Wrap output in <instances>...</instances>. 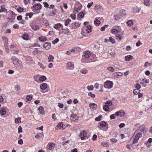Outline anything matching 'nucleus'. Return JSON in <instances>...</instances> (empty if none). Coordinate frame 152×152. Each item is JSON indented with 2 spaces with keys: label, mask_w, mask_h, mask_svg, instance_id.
Here are the masks:
<instances>
[{
  "label": "nucleus",
  "mask_w": 152,
  "mask_h": 152,
  "mask_svg": "<svg viewBox=\"0 0 152 152\" xmlns=\"http://www.w3.org/2000/svg\"><path fill=\"white\" fill-rule=\"evenodd\" d=\"M71 21V20L69 19H67V20L65 21L64 23V25L65 26H67L69 24V23Z\"/></svg>",
  "instance_id": "obj_38"
},
{
  "label": "nucleus",
  "mask_w": 152,
  "mask_h": 152,
  "mask_svg": "<svg viewBox=\"0 0 152 152\" xmlns=\"http://www.w3.org/2000/svg\"><path fill=\"white\" fill-rule=\"evenodd\" d=\"M11 59L12 61L13 64H15V62H17V61L19 60L18 59L16 58H15V57L14 56H13L12 57Z\"/></svg>",
  "instance_id": "obj_31"
},
{
  "label": "nucleus",
  "mask_w": 152,
  "mask_h": 152,
  "mask_svg": "<svg viewBox=\"0 0 152 152\" xmlns=\"http://www.w3.org/2000/svg\"><path fill=\"white\" fill-rule=\"evenodd\" d=\"M63 125V124L62 123H59L57 125V127L60 129H61Z\"/></svg>",
  "instance_id": "obj_51"
},
{
  "label": "nucleus",
  "mask_w": 152,
  "mask_h": 152,
  "mask_svg": "<svg viewBox=\"0 0 152 152\" xmlns=\"http://www.w3.org/2000/svg\"><path fill=\"white\" fill-rule=\"evenodd\" d=\"M113 83L110 81H107L104 83V86L106 88L110 89L113 87Z\"/></svg>",
  "instance_id": "obj_3"
},
{
  "label": "nucleus",
  "mask_w": 152,
  "mask_h": 152,
  "mask_svg": "<svg viewBox=\"0 0 152 152\" xmlns=\"http://www.w3.org/2000/svg\"><path fill=\"white\" fill-rule=\"evenodd\" d=\"M21 118L18 117V118H16L15 119V122L16 124H18L21 122L20 121Z\"/></svg>",
  "instance_id": "obj_39"
},
{
  "label": "nucleus",
  "mask_w": 152,
  "mask_h": 152,
  "mask_svg": "<svg viewBox=\"0 0 152 152\" xmlns=\"http://www.w3.org/2000/svg\"><path fill=\"white\" fill-rule=\"evenodd\" d=\"M80 26V24L79 23H75L72 24V25H71V26H70V27L71 28H72L73 27H78Z\"/></svg>",
  "instance_id": "obj_23"
},
{
  "label": "nucleus",
  "mask_w": 152,
  "mask_h": 152,
  "mask_svg": "<svg viewBox=\"0 0 152 152\" xmlns=\"http://www.w3.org/2000/svg\"><path fill=\"white\" fill-rule=\"evenodd\" d=\"M49 61H53L54 59V57L52 55H50L48 58Z\"/></svg>",
  "instance_id": "obj_46"
},
{
  "label": "nucleus",
  "mask_w": 152,
  "mask_h": 152,
  "mask_svg": "<svg viewBox=\"0 0 152 152\" xmlns=\"http://www.w3.org/2000/svg\"><path fill=\"white\" fill-rule=\"evenodd\" d=\"M77 115L76 114H72L71 115V119L72 120L74 121L77 119Z\"/></svg>",
  "instance_id": "obj_30"
},
{
  "label": "nucleus",
  "mask_w": 152,
  "mask_h": 152,
  "mask_svg": "<svg viewBox=\"0 0 152 152\" xmlns=\"http://www.w3.org/2000/svg\"><path fill=\"white\" fill-rule=\"evenodd\" d=\"M67 69H68L73 70L74 68V66L73 63L69 62L66 64Z\"/></svg>",
  "instance_id": "obj_7"
},
{
  "label": "nucleus",
  "mask_w": 152,
  "mask_h": 152,
  "mask_svg": "<svg viewBox=\"0 0 152 152\" xmlns=\"http://www.w3.org/2000/svg\"><path fill=\"white\" fill-rule=\"evenodd\" d=\"M85 27V29L86 30L87 33H89L91 31V26L90 25H88L86 27Z\"/></svg>",
  "instance_id": "obj_15"
},
{
  "label": "nucleus",
  "mask_w": 152,
  "mask_h": 152,
  "mask_svg": "<svg viewBox=\"0 0 152 152\" xmlns=\"http://www.w3.org/2000/svg\"><path fill=\"white\" fill-rule=\"evenodd\" d=\"M150 0H144V4L145 5L148 6L150 5Z\"/></svg>",
  "instance_id": "obj_35"
},
{
  "label": "nucleus",
  "mask_w": 152,
  "mask_h": 152,
  "mask_svg": "<svg viewBox=\"0 0 152 152\" xmlns=\"http://www.w3.org/2000/svg\"><path fill=\"white\" fill-rule=\"evenodd\" d=\"M53 27L55 29H57L59 28L60 27H61L62 29H63V26L61 23H57L56 24H55L53 26Z\"/></svg>",
  "instance_id": "obj_21"
},
{
  "label": "nucleus",
  "mask_w": 152,
  "mask_h": 152,
  "mask_svg": "<svg viewBox=\"0 0 152 152\" xmlns=\"http://www.w3.org/2000/svg\"><path fill=\"white\" fill-rule=\"evenodd\" d=\"M127 24L128 26H131L133 24V22L132 20H128L127 22Z\"/></svg>",
  "instance_id": "obj_37"
},
{
  "label": "nucleus",
  "mask_w": 152,
  "mask_h": 152,
  "mask_svg": "<svg viewBox=\"0 0 152 152\" xmlns=\"http://www.w3.org/2000/svg\"><path fill=\"white\" fill-rule=\"evenodd\" d=\"M8 12L10 13V15L11 16V18L12 20H14L15 19L16 15L15 13H14L13 11H9Z\"/></svg>",
  "instance_id": "obj_13"
},
{
  "label": "nucleus",
  "mask_w": 152,
  "mask_h": 152,
  "mask_svg": "<svg viewBox=\"0 0 152 152\" xmlns=\"http://www.w3.org/2000/svg\"><path fill=\"white\" fill-rule=\"evenodd\" d=\"M85 27H83L82 29V31L81 32L82 34L85 36H87V32L86 31V30L85 29Z\"/></svg>",
  "instance_id": "obj_22"
},
{
  "label": "nucleus",
  "mask_w": 152,
  "mask_h": 152,
  "mask_svg": "<svg viewBox=\"0 0 152 152\" xmlns=\"http://www.w3.org/2000/svg\"><path fill=\"white\" fill-rule=\"evenodd\" d=\"M109 41L113 44H115V40L112 38V37H110L109 38Z\"/></svg>",
  "instance_id": "obj_40"
},
{
  "label": "nucleus",
  "mask_w": 152,
  "mask_h": 152,
  "mask_svg": "<svg viewBox=\"0 0 152 152\" xmlns=\"http://www.w3.org/2000/svg\"><path fill=\"white\" fill-rule=\"evenodd\" d=\"M18 133L20 134L21 132H22V129L20 126L18 128Z\"/></svg>",
  "instance_id": "obj_61"
},
{
  "label": "nucleus",
  "mask_w": 152,
  "mask_h": 152,
  "mask_svg": "<svg viewBox=\"0 0 152 152\" xmlns=\"http://www.w3.org/2000/svg\"><path fill=\"white\" fill-rule=\"evenodd\" d=\"M107 70H108L110 71L111 72H113L115 71V69L112 66L108 67L107 68Z\"/></svg>",
  "instance_id": "obj_36"
},
{
  "label": "nucleus",
  "mask_w": 152,
  "mask_h": 152,
  "mask_svg": "<svg viewBox=\"0 0 152 152\" xmlns=\"http://www.w3.org/2000/svg\"><path fill=\"white\" fill-rule=\"evenodd\" d=\"M102 9V6L100 5H97L95 6V10H100Z\"/></svg>",
  "instance_id": "obj_41"
},
{
  "label": "nucleus",
  "mask_w": 152,
  "mask_h": 152,
  "mask_svg": "<svg viewBox=\"0 0 152 152\" xmlns=\"http://www.w3.org/2000/svg\"><path fill=\"white\" fill-rule=\"evenodd\" d=\"M99 87L101 89L99 91L102 92L103 91V86L102 84H99L98 83H96L94 85V88L96 89H98Z\"/></svg>",
  "instance_id": "obj_9"
},
{
  "label": "nucleus",
  "mask_w": 152,
  "mask_h": 152,
  "mask_svg": "<svg viewBox=\"0 0 152 152\" xmlns=\"http://www.w3.org/2000/svg\"><path fill=\"white\" fill-rule=\"evenodd\" d=\"M121 14L118 13L117 14H116L114 16V19L115 20H118L121 18Z\"/></svg>",
  "instance_id": "obj_17"
},
{
  "label": "nucleus",
  "mask_w": 152,
  "mask_h": 152,
  "mask_svg": "<svg viewBox=\"0 0 152 152\" xmlns=\"http://www.w3.org/2000/svg\"><path fill=\"white\" fill-rule=\"evenodd\" d=\"M136 135L135 136L134 138V140L133 143H136L138 142V141L140 138L142 137V134L141 133H136Z\"/></svg>",
  "instance_id": "obj_4"
},
{
  "label": "nucleus",
  "mask_w": 152,
  "mask_h": 152,
  "mask_svg": "<svg viewBox=\"0 0 152 152\" xmlns=\"http://www.w3.org/2000/svg\"><path fill=\"white\" fill-rule=\"evenodd\" d=\"M26 99L28 101H30L32 99V97L31 96L27 95L26 96Z\"/></svg>",
  "instance_id": "obj_59"
},
{
  "label": "nucleus",
  "mask_w": 152,
  "mask_h": 152,
  "mask_svg": "<svg viewBox=\"0 0 152 152\" xmlns=\"http://www.w3.org/2000/svg\"><path fill=\"white\" fill-rule=\"evenodd\" d=\"M113 75L115 76H121L123 74L121 72H117L114 73Z\"/></svg>",
  "instance_id": "obj_29"
},
{
  "label": "nucleus",
  "mask_w": 152,
  "mask_h": 152,
  "mask_svg": "<svg viewBox=\"0 0 152 152\" xmlns=\"http://www.w3.org/2000/svg\"><path fill=\"white\" fill-rule=\"evenodd\" d=\"M102 117V115H100L98 117L96 118L95 119L96 121H100L101 120Z\"/></svg>",
  "instance_id": "obj_45"
},
{
  "label": "nucleus",
  "mask_w": 152,
  "mask_h": 152,
  "mask_svg": "<svg viewBox=\"0 0 152 152\" xmlns=\"http://www.w3.org/2000/svg\"><path fill=\"white\" fill-rule=\"evenodd\" d=\"M79 136L82 140H85L86 138L87 139L88 138V137L87 136L86 132L85 131H82L80 133Z\"/></svg>",
  "instance_id": "obj_6"
},
{
  "label": "nucleus",
  "mask_w": 152,
  "mask_h": 152,
  "mask_svg": "<svg viewBox=\"0 0 152 152\" xmlns=\"http://www.w3.org/2000/svg\"><path fill=\"white\" fill-rule=\"evenodd\" d=\"M1 9L0 10V12H7V9L5 8L4 5H2L1 6Z\"/></svg>",
  "instance_id": "obj_14"
},
{
  "label": "nucleus",
  "mask_w": 152,
  "mask_h": 152,
  "mask_svg": "<svg viewBox=\"0 0 152 152\" xmlns=\"http://www.w3.org/2000/svg\"><path fill=\"white\" fill-rule=\"evenodd\" d=\"M87 88L89 91L92 90L93 89L94 86L92 85H91L90 86H88L87 87Z\"/></svg>",
  "instance_id": "obj_48"
},
{
  "label": "nucleus",
  "mask_w": 152,
  "mask_h": 152,
  "mask_svg": "<svg viewBox=\"0 0 152 152\" xmlns=\"http://www.w3.org/2000/svg\"><path fill=\"white\" fill-rule=\"evenodd\" d=\"M22 37L24 40H27L28 38V35L27 34H24Z\"/></svg>",
  "instance_id": "obj_50"
},
{
  "label": "nucleus",
  "mask_w": 152,
  "mask_h": 152,
  "mask_svg": "<svg viewBox=\"0 0 152 152\" xmlns=\"http://www.w3.org/2000/svg\"><path fill=\"white\" fill-rule=\"evenodd\" d=\"M17 11L19 12H21L23 11L24 9L21 7H19L17 9Z\"/></svg>",
  "instance_id": "obj_34"
},
{
  "label": "nucleus",
  "mask_w": 152,
  "mask_h": 152,
  "mask_svg": "<svg viewBox=\"0 0 152 152\" xmlns=\"http://www.w3.org/2000/svg\"><path fill=\"white\" fill-rule=\"evenodd\" d=\"M55 146V144L53 143H49L47 145V148L48 149L52 150Z\"/></svg>",
  "instance_id": "obj_10"
},
{
  "label": "nucleus",
  "mask_w": 152,
  "mask_h": 152,
  "mask_svg": "<svg viewBox=\"0 0 152 152\" xmlns=\"http://www.w3.org/2000/svg\"><path fill=\"white\" fill-rule=\"evenodd\" d=\"M94 24L96 26H98L100 23V21L99 20L97 19H96L94 22Z\"/></svg>",
  "instance_id": "obj_32"
},
{
  "label": "nucleus",
  "mask_w": 152,
  "mask_h": 152,
  "mask_svg": "<svg viewBox=\"0 0 152 152\" xmlns=\"http://www.w3.org/2000/svg\"><path fill=\"white\" fill-rule=\"evenodd\" d=\"M120 113V116L121 117L123 116L124 115L125 113L123 110H121L119 111Z\"/></svg>",
  "instance_id": "obj_43"
},
{
  "label": "nucleus",
  "mask_w": 152,
  "mask_h": 152,
  "mask_svg": "<svg viewBox=\"0 0 152 152\" xmlns=\"http://www.w3.org/2000/svg\"><path fill=\"white\" fill-rule=\"evenodd\" d=\"M102 145L104 147H107L108 145L107 142H102Z\"/></svg>",
  "instance_id": "obj_56"
},
{
  "label": "nucleus",
  "mask_w": 152,
  "mask_h": 152,
  "mask_svg": "<svg viewBox=\"0 0 152 152\" xmlns=\"http://www.w3.org/2000/svg\"><path fill=\"white\" fill-rule=\"evenodd\" d=\"M100 125L102 127H104V126H108V125L107 124V123L105 121H102L99 123Z\"/></svg>",
  "instance_id": "obj_25"
},
{
  "label": "nucleus",
  "mask_w": 152,
  "mask_h": 152,
  "mask_svg": "<svg viewBox=\"0 0 152 152\" xmlns=\"http://www.w3.org/2000/svg\"><path fill=\"white\" fill-rule=\"evenodd\" d=\"M110 141L112 142V143H114L117 142V139L113 138L110 140Z\"/></svg>",
  "instance_id": "obj_58"
},
{
  "label": "nucleus",
  "mask_w": 152,
  "mask_h": 152,
  "mask_svg": "<svg viewBox=\"0 0 152 152\" xmlns=\"http://www.w3.org/2000/svg\"><path fill=\"white\" fill-rule=\"evenodd\" d=\"M116 37L117 39H118L120 40H121L122 39V36L120 34H117L116 36Z\"/></svg>",
  "instance_id": "obj_63"
},
{
  "label": "nucleus",
  "mask_w": 152,
  "mask_h": 152,
  "mask_svg": "<svg viewBox=\"0 0 152 152\" xmlns=\"http://www.w3.org/2000/svg\"><path fill=\"white\" fill-rule=\"evenodd\" d=\"M43 3L45 7L47 8H49V5L47 2H44Z\"/></svg>",
  "instance_id": "obj_64"
},
{
  "label": "nucleus",
  "mask_w": 152,
  "mask_h": 152,
  "mask_svg": "<svg viewBox=\"0 0 152 152\" xmlns=\"http://www.w3.org/2000/svg\"><path fill=\"white\" fill-rule=\"evenodd\" d=\"M6 108H1L0 110V114L2 115H4L6 114Z\"/></svg>",
  "instance_id": "obj_18"
},
{
  "label": "nucleus",
  "mask_w": 152,
  "mask_h": 152,
  "mask_svg": "<svg viewBox=\"0 0 152 152\" xmlns=\"http://www.w3.org/2000/svg\"><path fill=\"white\" fill-rule=\"evenodd\" d=\"M33 14L32 12H30V13H26V15L27 16H28L30 18L32 17Z\"/></svg>",
  "instance_id": "obj_53"
},
{
  "label": "nucleus",
  "mask_w": 152,
  "mask_h": 152,
  "mask_svg": "<svg viewBox=\"0 0 152 152\" xmlns=\"http://www.w3.org/2000/svg\"><path fill=\"white\" fill-rule=\"evenodd\" d=\"M84 14L83 12H81L79 14L78 17L79 18H81L84 17Z\"/></svg>",
  "instance_id": "obj_42"
},
{
  "label": "nucleus",
  "mask_w": 152,
  "mask_h": 152,
  "mask_svg": "<svg viewBox=\"0 0 152 152\" xmlns=\"http://www.w3.org/2000/svg\"><path fill=\"white\" fill-rule=\"evenodd\" d=\"M46 77L45 76H42L39 78V80L41 81H45L46 79Z\"/></svg>",
  "instance_id": "obj_33"
},
{
  "label": "nucleus",
  "mask_w": 152,
  "mask_h": 152,
  "mask_svg": "<svg viewBox=\"0 0 152 152\" xmlns=\"http://www.w3.org/2000/svg\"><path fill=\"white\" fill-rule=\"evenodd\" d=\"M89 106L90 107V108H96L97 107V105L96 104L94 103H90Z\"/></svg>",
  "instance_id": "obj_26"
},
{
  "label": "nucleus",
  "mask_w": 152,
  "mask_h": 152,
  "mask_svg": "<svg viewBox=\"0 0 152 152\" xmlns=\"http://www.w3.org/2000/svg\"><path fill=\"white\" fill-rule=\"evenodd\" d=\"M119 13L121 14V17L124 16L126 14V10L123 9L120 10Z\"/></svg>",
  "instance_id": "obj_19"
},
{
  "label": "nucleus",
  "mask_w": 152,
  "mask_h": 152,
  "mask_svg": "<svg viewBox=\"0 0 152 152\" xmlns=\"http://www.w3.org/2000/svg\"><path fill=\"white\" fill-rule=\"evenodd\" d=\"M17 68L19 69H20L21 68V62L20 61L18 60L15 63L13 64Z\"/></svg>",
  "instance_id": "obj_8"
},
{
  "label": "nucleus",
  "mask_w": 152,
  "mask_h": 152,
  "mask_svg": "<svg viewBox=\"0 0 152 152\" xmlns=\"http://www.w3.org/2000/svg\"><path fill=\"white\" fill-rule=\"evenodd\" d=\"M140 91L139 89H136L134 90L133 91V93L134 94L137 95L138 94Z\"/></svg>",
  "instance_id": "obj_44"
},
{
  "label": "nucleus",
  "mask_w": 152,
  "mask_h": 152,
  "mask_svg": "<svg viewBox=\"0 0 152 152\" xmlns=\"http://www.w3.org/2000/svg\"><path fill=\"white\" fill-rule=\"evenodd\" d=\"M79 72L81 73L86 74L88 72V70L85 68H80L79 69Z\"/></svg>",
  "instance_id": "obj_20"
},
{
  "label": "nucleus",
  "mask_w": 152,
  "mask_h": 152,
  "mask_svg": "<svg viewBox=\"0 0 152 152\" xmlns=\"http://www.w3.org/2000/svg\"><path fill=\"white\" fill-rule=\"evenodd\" d=\"M88 95L89 96L91 97L92 98H94L95 97V94L92 93L91 92H90L88 94Z\"/></svg>",
  "instance_id": "obj_47"
},
{
  "label": "nucleus",
  "mask_w": 152,
  "mask_h": 152,
  "mask_svg": "<svg viewBox=\"0 0 152 152\" xmlns=\"http://www.w3.org/2000/svg\"><path fill=\"white\" fill-rule=\"evenodd\" d=\"M39 26L37 25H35L33 26V28L34 29V30H37L38 29H39Z\"/></svg>",
  "instance_id": "obj_60"
},
{
  "label": "nucleus",
  "mask_w": 152,
  "mask_h": 152,
  "mask_svg": "<svg viewBox=\"0 0 152 152\" xmlns=\"http://www.w3.org/2000/svg\"><path fill=\"white\" fill-rule=\"evenodd\" d=\"M47 87V84L46 83H43L41 84L40 86V88L42 90H45Z\"/></svg>",
  "instance_id": "obj_16"
},
{
  "label": "nucleus",
  "mask_w": 152,
  "mask_h": 152,
  "mask_svg": "<svg viewBox=\"0 0 152 152\" xmlns=\"http://www.w3.org/2000/svg\"><path fill=\"white\" fill-rule=\"evenodd\" d=\"M112 33L113 34H116L118 32V30L116 28H113L111 31Z\"/></svg>",
  "instance_id": "obj_55"
},
{
  "label": "nucleus",
  "mask_w": 152,
  "mask_h": 152,
  "mask_svg": "<svg viewBox=\"0 0 152 152\" xmlns=\"http://www.w3.org/2000/svg\"><path fill=\"white\" fill-rule=\"evenodd\" d=\"M147 131V129L145 126H141L136 130L134 134L137 132L141 133H142V134L143 135H145Z\"/></svg>",
  "instance_id": "obj_1"
},
{
  "label": "nucleus",
  "mask_w": 152,
  "mask_h": 152,
  "mask_svg": "<svg viewBox=\"0 0 152 152\" xmlns=\"http://www.w3.org/2000/svg\"><path fill=\"white\" fill-rule=\"evenodd\" d=\"M107 3L112 4L113 2H115L117 1V0H106Z\"/></svg>",
  "instance_id": "obj_49"
},
{
  "label": "nucleus",
  "mask_w": 152,
  "mask_h": 152,
  "mask_svg": "<svg viewBox=\"0 0 152 152\" xmlns=\"http://www.w3.org/2000/svg\"><path fill=\"white\" fill-rule=\"evenodd\" d=\"M93 4V2L91 1L90 3L88 4L87 5V7L88 8H90Z\"/></svg>",
  "instance_id": "obj_62"
},
{
  "label": "nucleus",
  "mask_w": 152,
  "mask_h": 152,
  "mask_svg": "<svg viewBox=\"0 0 152 152\" xmlns=\"http://www.w3.org/2000/svg\"><path fill=\"white\" fill-rule=\"evenodd\" d=\"M134 86L137 89H139L140 88L141 86L139 84L137 83L134 85Z\"/></svg>",
  "instance_id": "obj_57"
},
{
  "label": "nucleus",
  "mask_w": 152,
  "mask_h": 152,
  "mask_svg": "<svg viewBox=\"0 0 152 152\" xmlns=\"http://www.w3.org/2000/svg\"><path fill=\"white\" fill-rule=\"evenodd\" d=\"M91 56V54L90 52L88 51H85L84 52L83 55V57L88 58L90 57Z\"/></svg>",
  "instance_id": "obj_11"
},
{
  "label": "nucleus",
  "mask_w": 152,
  "mask_h": 152,
  "mask_svg": "<svg viewBox=\"0 0 152 152\" xmlns=\"http://www.w3.org/2000/svg\"><path fill=\"white\" fill-rule=\"evenodd\" d=\"M109 106L107 104H105L103 106V109L105 111H107L109 109Z\"/></svg>",
  "instance_id": "obj_28"
},
{
  "label": "nucleus",
  "mask_w": 152,
  "mask_h": 152,
  "mask_svg": "<svg viewBox=\"0 0 152 152\" xmlns=\"http://www.w3.org/2000/svg\"><path fill=\"white\" fill-rule=\"evenodd\" d=\"M105 104L108 106H110L112 104V102L110 100L107 101L105 102Z\"/></svg>",
  "instance_id": "obj_52"
},
{
  "label": "nucleus",
  "mask_w": 152,
  "mask_h": 152,
  "mask_svg": "<svg viewBox=\"0 0 152 152\" xmlns=\"http://www.w3.org/2000/svg\"><path fill=\"white\" fill-rule=\"evenodd\" d=\"M51 46V44L48 42H46L43 45V47L46 50H48L50 49Z\"/></svg>",
  "instance_id": "obj_12"
},
{
  "label": "nucleus",
  "mask_w": 152,
  "mask_h": 152,
  "mask_svg": "<svg viewBox=\"0 0 152 152\" xmlns=\"http://www.w3.org/2000/svg\"><path fill=\"white\" fill-rule=\"evenodd\" d=\"M38 110L39 111V113L40 114L43 115L45 114V112L44 110V108L42 106H40L38 107Z\"/></svg>",
  "instance_id": "obj_24"
},
{
  "label": "nucleus",
  "mask_w": 152,
  "mask_h": 152,
  "mask_svg": "<svg viewBox=\"0 0 152 152\" xmlns=\"http://www.w3.org/2000/svg\"><path fill=\"white\" fill-rule=\"evenodd\" d=\"M133 58L132 56L131 55L127 56H125V58L126 61H129L132 59Z\"/></svg>",
  "instance_id": "obj_27"
},
{
  "label": "nucleus",
  "mask_w": 152,
  "mask_h": 152,
  "mask_svg": "<svg viewBox=\"0 0 152 152\" xmlns=\"http://www.w3.org/2000/svg\"><path fill=\"white\" fill-rule=\"evenodd\" d=\"M42 7V6L41 4L39 3L34 4L31 7V8H34V9L36 10H39L41 9Z\"/></svg>",
  "instance_id": "obj_5"
},
{
  "label": "nucleus",
  "mask_w": 152,
  "mask_h": 152,
  "mask_svg": "<svg viewBox=\"0 0 152 152\" xmlns=\"http://www.w3.org/2000/svg\"><path fill=\"white\" fill-rule=\"evenodd\" d=\"M39 39L40 41L41 42L45 41L47 40V39L45 37L39 38Z\"/></svg>",
  "instance_id": "obj_54"
},
{
  "label": "nucleus",
  "mask_w": 152,
  "mask_h": 152,
  "mask_svg": "<svg viewBox=\"0 0 152 152\" xmlns=\"http://www.w3.org/2000/svg\"><path fill=\"white\" fill-rule=\"evenodd\" d=\"M75 6L74 11L76 12H78V11L80 10L82 7V5L78 1L76 2Z\"/></svg>",
  "instance_id": "obj_2"
}]
</instances>
